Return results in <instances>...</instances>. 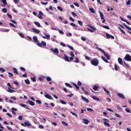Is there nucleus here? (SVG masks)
<instances>
[{
    "mask_svg": "<svg viewBox=\"0 0 131 131\" xmlns=\"http://www.w3.org/2000/svg\"><path fill=\"white\" fill-rule=\"evenodd\" d=\"M33 40L34 42H36L37 43L38 47H39V48H42V46H41V43L38 42V39H37V37L36 36H34L33 37Z\"/></svg>",
    "mask_w": 131,
    "mask_h": 131,
    "instance_id": "f257e3e1",
    "label": "nucleus"
},
{
    "mask_svg": "<svg viewBox=\"0 0 131 131\" xmlns=\"http://www.w3.org/2000/svg\"><path fill=\"white\" fill-rule=\"evenodd\" d=\"M91 63L92 65L93 66H97V65H99V60L97 58H94L91 61Z\"/></svg>",
    "mask_w": 131,
    "mask_h": 131,
    "instance_id": "f03ea898",
    "label": "nucleus"
},
{
    "mask_svg": "<svg viewBox=\"0 0 131 131\" xmlns=\"http://www.w3.org/2000/svg\"><path fill=\"white\" fill-rule=\"evenodd\" d=\"M104 120V123L103 124L104 125H105V126H107V127H110V124L108 123L109 122V120L107 119H103Z\"/></svg>",
    "mask_w": 131,
    "mask_h": 131,
    "instance_id": "7ed1b4c3",
    "label": "nucleus"
},
{
    "mask_svg": "<svg viewBox=\"0 0 131 131\" xmlns=\"http://www.w3.org/2000/svg\"><path fill=\"white\" fill-rule=\"evenodd\" d=\"M50 50L53 52L54 55H59V50L57 48L54 49L53 48H51Z\"/></svg>",
    "mask_w": 131,
    "mask_h": 131,
    "instance_id": "20e7f679",
    "label": "nucleus"
},
{
    "mask_svg": "<svg viewBox=\"0 0 131 131\" xmlns=\"http://www.w3.org/2000/svg\"><path fill=\"white\" fill-rule=\"evenodd\" d=\"M89 27L90 29H88V30H89V31H90V32H95V31H96V28L93 27V26L92 25H89Z\"/></svg>",
    "mask_w": 131,
    "mask_h": 131,
    "instance_id": "39448f33",
    "label": "nucleus"
},
{
    "mask_svg": "<svg viewBox=\"0 0 131 131\" xmlns=\"http://www.w3.org/2000/svg\"><path fill=\"white\" fill-rule=\"evenodd\" d=\"M124 59L126 60V61H130L131 62V56L129 55V54H126V56L124 57Z\"/></svg>",
    "mask_w": 131,
    "mask_h": 131,
    "instance_id": "423d86ee",
    "label": "nucleus"
},
{
    "mask_svg": "<svg viewBox=\"0 0 131 131\" xmlns=\"http://www.w3.org/2000/svg\"><path fill=\"white\" fill-rule=\"evenodd\" d=\"M99 14L100 15V18L101 20H103L102 23H105L106 22V20L104 19V14H103V13L101 12V11H99Z\"/></svg>",
    "mask_w": 131,
    "mask_h": 131,
    "instance_id": "0eeeda50",
    "label": "nucleus"
},
{
    "mask_svg": "<svg viewBox=\"0 0 131 131\" xmlns=\"http://www.w3.org/2000/svg\"><path fill=\"white\" fill-rule=\"evenodd\" d=\"M117 96L120 99H122L123 100H124L125 99V97H124V95L122 94V93H118Z\"/></svg>",
    "mask_w": 131,
    "mask_h": 131,
    "instance_id": "6e6552de",
    "label": "nucleus"
},
{
    "mask_svg": "<svg viewBox=\"0 0 131 131\" xmlns=\"http://www.w3.org/2000/svg\"><path fill=\"white\" fill-rule=\"evenodd\" d=\"M81 98L82 100L84 101V102H85V103H88L90 102V101L89 100V99H88V98L83 97V96H81Z\"/></svg>",
    "mask_w": 131,
    "mask_h": 131,
    "instance_id": "1a4fd4ad",
    "label": "nucleus"
},
{
    "mask_svg": "<svg viewBox=\"0 0 131 131\" xmlns=\"http://www.w3.org/2000/svg\"><path fill=\"white\" fill-rule=\"evenodd\" d=\"M42 16H43V13L41 11L39 12V14L38 15V17L39 19H42Z\"/></svg>",
    "mask_w": 131,
    "mask_h": 131,
    "instance_id": "9d476101",
    "label": "nucleus"
},
{
    "mask_svg": "<svg viewBox=\"0 0 131 131\" xmlns=\"http://www.w3.org/2000/svg\"><path fill=\"white\" fill-rule=\"evenodd\" d=\"M45 98H47V99H49V100H53V97L49 95V94H46L45 95Z\"/></svg>",
    "mask_w": 131,
    "mask_h": 131,
    "instance_id": "9b49d317",
    "label": "nucleus"
},
{
    "mask_svg": "<svg viewBox=\"0 0 131 131\" xmlns=\"http://www.w3.org/2000/svg\"><path fill=\"white\" fill-rule=\"evenodd\" d=\"M32 30L33 31V32H34V33H39V32H40L39 30H37L35 28H32Z\"/></svg>",
    "mask_w": 131,
    "mask_h": 131,
    "instance_id": "f8f14e48",
    "label": "nucleus"
},
{
    "mask_svg": "<svg viewBox=\"0 0 131 131\" xmlns=\"http://www.w3.org/2000/svg\"><path fill=\"white\" fill-rule=\"evenodd\" d=\"M118 61L119 64H120V65L123 64V61L122 60V59H121V58L119 57L118 58Z\"/></svg>",
    "mask_w": 131,
    "mask_h": 131,
    "instance_id": "ddd939ff",
    "label": "nucleus"
},
{
    "mask_svg": "<svg viewBox=\"0 0 131 131\" xmlns=\"http://www.w3.org/2000/svg\"><path fill=\"white\" fill-rule=\"evenodd\" d=\"M64 60L65 61H67V62H70V60H69V57L66 54L64 55Z\"/></svg>",
    "mask_w": 131,
    "mask_h": 131,
    "instance_id": "4468645a",
    "label": "nucleus"
},
{
    "mask_svg": "<svg viewBox=\"0 0 131 131\" xmlns=\"http://www.w3.org/2000/svg\"><path fill=\"white\" fill-rule=\"evenodd\" d=\"M104 56L106 57L107 60H110V56H109L108 53L105 52L104 53Z\"/></svg>",
    "mask_w": 131,
    "mask_h": 131,
    "instance_id": "2eb2a0df",
    "label": "nucleus"
},
{
    "mask_svg": "<svg viewBox=\"0 0 131 131\" xmlns=\"http://www.w3.org/2000/svg\"><path fill=\"white\" fill-rule=\"evenodd\" d=\"M13 73H15V74H17V75H19V73H18V70L16 69V68H13Z\"/></svg>",
    "mask_w": 131,
    "mask_h": 131,
    "instance_id": "dca6fc26",
    "label": "nucleus"
},
{
    "mask_svg": "<svg viewBox=\"0 0 131 131\" xmlns=\"http://www.w3.org/2000/svg\"><path fill=\"white\" fill-rule=\"evenodd\" d=\"M120 19L122 21H123V22H126L128 24V25H130V24L127 21L126 19H124L123 18L120 17Z\"/></svg>",
    "mask_w": 131,
    "mask_h": 131,
    "instance_id": "f3484780",
    "label": "nucleus"
},
{
    "mask_svg": "<svg viewBox=\"0 0 131 131\" xmlns=\"http://www.w3.org/2000/svg\"><path fill=\"white\" fill-rule=\"evenodd\" d=\"M28 103L31 105V106H34V105H35L33 101L31 100H28Z\"/></svg>",
    "mask_w": 131,
    "mask_h": 131,
    "instance_id": "a211bd4d",
    "label": "nucleus"
},
{
    "mask_svg": "<svg viewBox=\"0 0 131 131\" xmlns=\"http://www.w3.org/2000/svg\"><path fill=\"white\" fill-rule=\"evenodd\" d=\"M41 46H43L44 47H47V43L45 42V41H41Z\"/></svg>",
    "mask_w": 131,
    "mask_h": 131,
    "instance_id": "6ab92c4d",
    "label": "nucleus"
},
{
    "mask_svg": "<svg viewBox=\"0 0 131 131\" xmlns=\"http://www.w3.org/2000/svg\"><path fill=\"white\" fill-rule=\"evenodd\" d=\"M42 37H43V38H50V35H49V34H45V36H42Z\"/></svg>",
    "mask_w": 131,
    "mask_h": 131,
    "instance_id": "aec40b11",
    "label": "nucleus"
},
{
    "mask_svg": "<svg viewBox=\"0 0 131 131\" xmlns=\"http://www.w3.org/2000/svg\"><path fill=\"white\" fill-rule=\"evenodd\" d=\"M92 99L95 101H100V98L96 97V96H92Z\"/></svg>",
    "mask_w": 131,
    "mask_h": 131,
    "instance_id": "412c9836",
    "label": "nucleus"
},
{
    "mask_svg": "<svg viewBox=\"0 0 131 131\" xmlns=\"http://www.w3.org/2000/svg\"><path fill=\"white\" fill-rule=\"evenodd\" d=\"M94 91H98V89H99V86L97 85H94L93 88Z\"/></svg>",
    "mask_w": 131,
    "mask_h": 131,
    "instance_id": "4be33fe9",
    "label": "nucleus"
},
{
    "mask_svg": "<svg viewBox=\"0 0 131 131\" xmlns=\"http://www.w3.org/2000/svg\"><path fill=\"white\" fill-rule=\"evenodd\" d=\"M7 92H8V93H14L15 92V90H13L11 89L10 88H8V90H7Z\"/></svg>",
    "mask_w": 131,
    "mask_h": 131,
    "instance_id": "5701e85b",
    "label": "nucleus"
},
{
    "mask_svg": "<svg viewBox=\"0 0 131 131\" xmlns=\"http://www.w3.org/2000/svg\"><path fill=\"white\" fill-rule=\"evenodd\" d=\"M65 85H66V86H68V88H70V89H72V85H70V84H69V83L66 82Z\"/></svg>",
    "mask_w": 131,
    "mask_h": 131,
    "instance_id": "b1692460",
    "label": "nucleus"
},
{
    "mask_svg": "<svg viewBox=\"0 0 131 131\" xmlns=\"http://www.w3.org/2000/svg\"><path fill=\"white\" fill-rule=\"evenodd\" d=\"M34 24L37 26V27H40V24L38 21H34Z\"/></svg>",
    "mask_w": 131,
    "mask_h": 131,
    "instance_id": "393cba45",
    "label": "nucleus"
},
{
    "mask_svg": "<svg viewBox=\"0 0 131 131\" xmlns=\"http://www.w3.org/2000/svg\"><path fill=\"white\" fill-rule=\"evenodd\" d=\"M25 125L27 126H31V124H30V123H29V122H25L24 123Z\"/></svg>",
    "mask_w": 131,
    "mask_h": 131,
    "instance_id": "a878e982",
    "label": "nucleus"
},
{
    "mask_svg": "<svg viewBox=\"0 0 131 131\" xmlns=\"http://www.w3.org/2000/svg\"><path fill=\"white\" fill-rule=\"evenodd\" d=\"M75 59L76 60L74 61V62H75V63H79V59H78V57H76Z\"/></svg>",
    "mask_w": 131,
    "mask_h": 131,
    "instance_id": "bb28decb",
    "label": "nucleus"
},
{
    "mask_svg": "<svg viewBox=\"0 0 131 131\" xmlns=\"http://www.w3.org/2000/svg\"><path fill=\"white\" fill-rule=\"evenodd\" d=\"M97 49L98 50V51H100V52H101V53H102V54H105L106 53L104 50H103L101 48H98Z\"/></svg>",
    "mask_w": 131,
    "mask_h": 131,
    "instance_id": "cd10ccee",
    "label": "nucleus"
},
{
    "mask_svg": "<svg viewBox=\"0 0 131 131\" xmlns=\"http://www.w3.org/2000/svg\"><path fill=\"white\" fill-rule=\"evenodd\" d=\"M97 49L98 50V51H100V52H101V53H102V54H105L106 53L104 50H103L101 48H98Z\"/></svg>",
    "mask_w": 131,
    "mask_h": 131,
    "instance_id": "c85d7f7f",
    "label": "nucleus"
},
{
    "mask_svg": "<svg viewBox=\"0 0 131 131\" xmlns=\"http://www.w3.org/2000/svg\"><path fill=\"white\" fill-rule=\"evenodd\" d=\"M73 85H74V86H75L76 88V89L77 90H79V86H78V85H77V84H75V83H73Z\"/></svg>",
    "mask_w": 131,
    "mask_h": 131,
    "instance_id": "c756f323",
    "label": "nucleus"
},
{
    "mask_svg": "<svg viewBox=\"0 0 131 131\" xmlns=\"http://www.w3.org/2000/svg\"><path fill=\"white\" fill-rule=\"evenodd\" d=\"M101 59L104 61V62H105V63H108V60H107V59H106V58H105L104 56H102L101 57Z\"/></svg>",
    "mask_w": 131,
    "mask_h": 131,
    "instance_id": "7c9ffc66",
    "label": "nucleus"
},
{
    "mask_svg": "<svg viewBox=\"0 0 131 131\" xmlns=\"http://www.w3.org/2000/svg\"><path fill=\"white\" fill-rule=\"evenodd\" d=\"M25 83H26V84H30V81L28 79H27L26 80H25Z\"/></svg>",
    "mask_w": 131,
    "mask_h": 131,
    "instance_id": "2f4dec72",
    "label": "nucleus"
},
{
    "mask_svg": "<svg viewBox=\"0 0 131 131\" xmlns=\"http://www.w3.org/2000/svg\"><path fill=\"white\" fill-rule=\"evenodd\" d=\"M83 121H84V123L85 124H89V120H86L85 119H83Z\"/></svg>",
    "mask_w": 131,
    "mask_h": 131,
    "instance_id": "473e14b6",
    "label": "nucleus"
},
{
    "mask_svg": "<svg viewBox=\"0 0 131 131\" xmlns=\"http://www.w3.org/2000/svg\"><path fill=\"white\" fill-rule=\"evenodd\" d=\"M31 80L33 82H36V79L35 78V77H31Z\"/></svg>",
    "mask_w": 131,
    "mask_h": 131,
    "instance_id": "72a5a7b5",
    "label": "nucleus"
},
{
    "mask_svg": "<svg viewBox=\"0 0 131 131\" xmlns=\"http://www.w3.org/2000/svg\"><path fill=\"white\" fill-rule=\"evenodd\" d=\"M89 10L91 13L95 14V9H94V8H89Z\"/></svg>",
    "mask_w": 131,
    "mask_h": 131,
    "instance_id": "f704fd0d",
    "label": "nucleus"
},
{
    "mask_svg": "<svg viewBox=\"0 0 131 131\" xmlns=\"http://www.w3.org/2000/svg\"><path fill=\"white\" fill-rule=\"evenodd\" d=\"M2 3L4 4V6H7V5H8V3H7V0H2Z\"/></svg>",
    "mask_w": 131,
    "mask_h": 131,
    "instance_id": "c9c22d12",
    "label": "nucleus"
},
{
    "mask_svg": "<svg viewBox=\"0 0 131 131\" xmlns=\"http://www.w3.org/2000/svg\"><path fill=\"white\" fill-rule=\"evenodd\" d=\"M2 11L3 13H7V12H8L7 8H3Z\"/></svg>",
    "mask_w": 131,
    "mask_h": 131,
    "instance_id": "e433bc0d",
    "label": "nucleus"
},
{
    "mask_svg": "<svg viewBox=\"0 0 131 131\" xmlns=\"http://www.w3.org/2000/svg\"><path fill=\"white\" fill-rule=\"evenodd\" d=\"M62 124H63V125H64V126H67L68 125V124L64 121H62L61 122Z\"/></svg>",
    "mask_w": 131,
    "mask_h": 131,
    "instance_id": "4c0bfd02",
    "label": "nucleus"
},
{
    "mask_svg": "<svg viewBox=\"0 0 131 131\" xmlns=\"http://www.w3.org/2000/svg\"><path fill=\"white\" fill-rule=\"evenodd\" d=\"M46 79L47 81H52V78H51L50 77H47Z\"/></svg>",
    "mask_w": 131,
    "mask_h": 131,
    "instance_id": "58836bf2",
    "label": "nucleus"
},
{
    "mask_svg": "<svg viewBox=\"0 0 131 131\" xmlns=\"http://www.w3.org/2000/svg\"><path fill=\"white\" fill-rule=\"evenodd\" d=\"M70 56H71V57H75V55H74V53L72 51L70 52Z\"/></svg>",
    "mask_w": 131,
    "mask_h": 131,
    "instance_id": "ea45409f",
    "label": "nucleus"
},
{
    "mask_svg": "<svg viewBox=\"0 0 131 131\" xmlns=\"http://www.w3.org/2000/svg\"><path fill=\"white\" fill-rule=\"evenodd\" d=\"M103 90L104 91V92H105V93H106V94H110V92H109V91L107 90L106 88H103Z\"/></svg>",
    "mask_w": 131,
    "mask_h": 131,
    "instance_id": "a19ab883",
    "label": "nucleus"
},
{
    "mask_svg": "<svg viewBox=\"0 0 131 131\" xmlns=\"http://www.w3.org/2000/svg\"><path fill=\"white\" fill-rule=\"evenodd\" d=\"M68 48H69V49L70 50H71L72 51H74V48H73V47H72V46H70L69 45H67Z\"/></svg>",
    "mask_w": 131,
    "mask_h": 131,
    "instance_id": "79ce46f5",
    "label": "nucleus"
},
{
    "mask_svg": "<svg viewBox=\"0 0 131 131\" xmlns=\"http://www.w3.org/2000/svg\"><path fill=\"white\" fill-rule=\"evenodd\" d=\"M106 38H108V39H110V38L111 37V35L108 34V33H106Z\"/></svg>",
    "mask_w": 131,
    "mask_h": 131,
    "instance_id": "37998d69",
    "label": "nucleus"
},
{
    "mask_svg": "<svg viewBox=\"0 0 131 131\" xmlns=\"http://www.w3.org/2000/svg\"><path fill=\"white\" fill-rule=\"evenodd\" d=\"M8 74L9 75V77H14V75L12 73L8 72Z\"/></svg>",
    "mask_w": 131,
    "mask_h": 131,
    "instance_id": "c03bdc74",
    "label": "nucleus"
},
{
    "mask_svg": "<svg viewBox=\"0 0 131 131\" xmlns=\"http://www.w3.org/2000/svg\"><path fill=\"white\" fill-rule=\"evenodd\" d=\"M7 16L9 18V19H10V20H11L13 18V17H12V15L9 13H7Z\"/></svg>",
    "mask_w": 131,
    "mask_h": 131,
    "instance_id": "a18cd8bd",
    "label": "nucleus"
},
{
    "mask_svg": "<svg viewBox=\"0 0 131 131\" xmlns=\"http://www.w3.org/2000/svg\"><path fill=\"white\" fill-rule=\"evenodd\" d=\"M27 39L28 40H30V41H32V38L30 36H27Z\"/></svg>",
    "mask_w": 131,
    "mask_h": 131,
    "instance_id": "49530a36",
    "label": "nucleus"
},
{
    "mask_svg": "<svg viewBox=\"0 0 131 131\" xmlns=\"http://www.w3.org/2000/svg\"><path fill=\"white\" fill-rule=\"evenodd\" d=\"M130 2H131V0H128V1H126V5L127 6H129V5H130Z\"/></svg>",
    "mask_w": 131,
    "mask_h": 131,
    "instance_id": "de8ad7c7",
    "label": "nucleus"
},
{
    "mask_svg": "<svg viewBox=\"0 0 131 131\" xmlns=\"http://www.w3.org/2000/svg\"><path fill=\"white\" fill-rule=\"evenodd\" d=\"M57 9H58V10H59V11H60L61 12H62V11H63V8H62V7H61L60 6H58Z\"/></svg>",
    "mask_w": 131,
    "mask_h": 131,
    "instance_id": "09e8293b",
    "label": "nucleus"
},
{
    "mask_svg": "<svg viewBox=\"0 0 131 131\" xmlns=\"http://www.w3.org/2000/svg\"><path fill=\"white\" fill-rule=\"evenodd\" d=\"M115 70H116V71L118 70V67L117 64H115Z\"/></svg>",
    "mask_w": 131,
    "mask_h": 131,
    "instance_id": "8fccbe9b",
    "label": "nucleus"
},
{
    "mask_svg": "<svg viewBox=\"0 0 131 131\" xmlns=\"http://www.w3.org/2000/svg\"><path fill=\"white\" fill-rule=\"evenodd\" d=\"M0 71H2V72H3V73L6 72V70H5L3 68H0Z\"/></svg>",
    "mask_w": 131,
    "mask_h": 131,
    "instance_id": "3c124183",
    "label": "nucleus"
},
{
    "mask_svg": "<svg viewBox=\"0 0 131 131\" xmlns=\"http://www.w3.org/2000/svg\"><path fill=\"white\" fill-rule=\"evenodd\" d=\"M60 102L61 104H63V105H66V102L64 100H60Z\"/></svg>",
    "mask_w": 131,
    "mask_h": 131,
    "instance_id": "603ef678",
    "label": "nucleus"
},
{
    "mask_svg": "<svg viewBox=\"0 0 131 131\" xmlns=\"http://www.w3.org/2000/svg\"><path fill=\"white\" fill-rule=\"evenodd\" d=\"M60 46H62V47H66V45L62 42H60Z\"/></svg>",
    "mask_w": 131,
    "mask_h": 131,
    "instance_id": "864d4df0",
    "label": "nucleus"
},
{
    "mask_svg": "<svg viewBox=\"0 0 131 131\" xmlns=\"http://www.w3.org/2000/svg\"><path fill=\"white\" fill-rule=\"evenodd\" d=\"M72 16H73V17H77V15H76V14L74 12H72Z\"/></svg>",
    "mask_w": 131,
    "mask_h": 131,
    "instance_id": "5fc2aeb1",
    "label": "nucleus"
},
{
    "mask_svg": "<svg viewBox=\"0 0 131 131\" xmlns=\"http://www.w3.org/2000/svg\"><path fill=\"white\" fill-rule=\"evenodd\" d=\"M9 25H10V26H12V27H13V28H16V26H15V25H14L12 23H9Z\"/></svg>",
    "mask_w": 131,
    "mask_h": 131,
    "instance_id": "6e6d98bb",
    "label": "nucleus"
},
{
    "mask_svg": "<svg viewBox=\"0 0 131 131\" xmlns=\"http://www.w3.org/2000/svg\"><path fill=\"white\" fill-rule=\"evenodd\" d=\"M78 23L79 24V25H80V26H82V25H83L82 21H81L80 20H78Z\"/></svg>",
    "mask_w": 131,
    "mask_h": 131,
    "instance_id": "4d7b16f0",
    "label": "nucleus"
},
{
    "mask_svg": "<svg viewBox=\"0 0 131 131\" xmlns=\"http://www.w3.org/2000/svg\"><path fill=\"white\" fill-rule=\"evenodd\" d=\"M82 84L81 83V82L78 81V82H77V85H78V86H81V85Z\"/></svg>",
    "mask_w": 131,
    "mask_h": 131,
    "instance_id": "13d9d810",
    "label": "nucleus"
},
{
    "mask_svg": "<svg viewBox=\"0 0 131 131\" xmlns=\"http://www.w3.org/2000/svg\"><path fill=\"white\" fill-rule=\"evenodd\" d=\"M20 69L21 71H26V69L22 67H20Z\"/></svg>",
    "mask_w": 131,
    "mask_h": 131,
    "instance_id": "bf43d9fd",
    "label": "nucleus"
},
{
    "mask_svg": "<svg viewBox=\"0 0 131 131\" xmlns=\"http://www.w3.org/2000/svg\"><path fill=\"white\" fill-rule=\"evenodd\" d=\"M81 39H82L83 40V41H85L86 40V38H85V37L82 36L81 37Z\"/></svg>",
    "mask_w": 131,
    "mask_h": 131,
    "instance_id": "052dcab7",
    "label": "nucleus"
},
{
    "mask_svg": "<svg viewBox=\"0 0 131 131\" xmlns=\"http://www.w3.org/2000/svg\"><path fill=\"white\" fill-rule=\"evenodd\" d=\"M102 27H103V28H105V29H110L109 27L107 26H103Z\"/></svg>",
    "mask_w": 131,
    "mask_h": 131,
    "instance_id": "680f3d73",
    "label": "nucleus"
},
{
    "mask_svg": "<svg viewBox=\"0 0 131 131\" xmlns=\"http://www.w3.org/2000/svg\"><path fill=\"white\" fill-rule=\"evenodd\" d=\"M40 3H41V5H43V6H47V4L48 3V2L44 3L42 2H41Z\"/></svg>",
    "mask_w": 131,
    "mask_h": 131,
    "instance_id": "e2e57ef3",
    "label": "nucleus"
},
{
    "mask_svg": "<svg viewBox=\"0 0 131 131\" xmlns=\"http://www.w3.org/2000/svg\"><path fill=\"white\" fill-rule=\"evenodd\" d=\"M19 36L21 37L22 38H24V35L23 33H19Z\"/></svg>",
    "mask_w": 131,
    "mask_h": 131,
    "instance_id": "0e129e2a",
    "label": "nucleus"
},
{
    "mask_svg": "<svg viewBox=\"0 0 131 131\" xmlns=\"http://www.w3.org/2000/svg\"><path fill=\"white\" fill-rule=\"evenodd\" d=\"M10 22H12V23H14V24H17V22L15 21V20L10 19Z\"/></svg>",
    "mask_w": 131,
    "mask_h": 131,
    "instance_id": "69168bd1",
    "label": "nucleus"
},
{
    "mask_svg": "<svg viewBox=\"0 0 131 131\" xmlns=\"http://www.w3.org/2000/svg\"><path fill=\"white\" fill-rule=\"evenodd\" d=\"M18 119H19V120H22V119H23V116H18Z\"/></svg>",
    "mask_w": 131,
    "mask_h": 131,
    "instance_id": "338daca9",
    "label": "nucleus"
},
{
    "mask_svg": "<svg viewBox=\"0 0 131 131\" xmlns=\"http://www.w3.org/2000/svg\"><path fill=\"white\" fill-rule=\"evenodd\" d=\"M36 103H37L38 104H41V101L39 100H37L36 101Z\"/></svg>",
    "mask_w": 131,
    "mask_h": 131,
    "instance_id": "774afa93",
    "label": "nucleus"
}]
</instances>
